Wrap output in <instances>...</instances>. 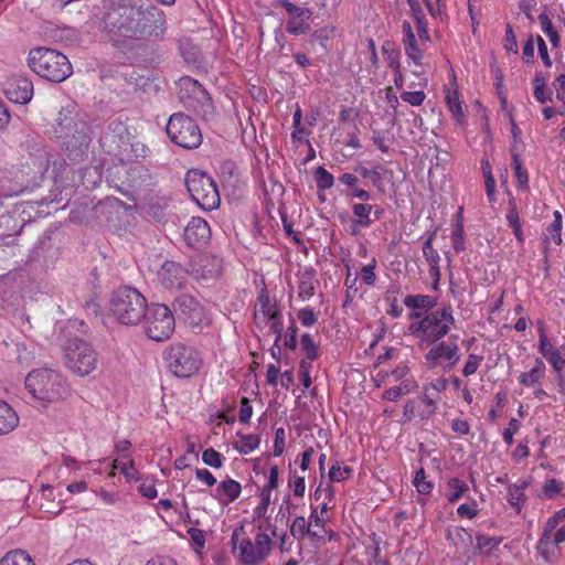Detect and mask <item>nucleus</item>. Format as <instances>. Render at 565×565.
Segmentation results:
<instances>
[{"instance_id":"nucleus-2","label":"nucleus","mask_w":565,"mask_h":565,"mask_svg":"<svg viewBox=\"0 0 565 565\" xmlns=\"http://www.w3.org/2000/svg\"><path fill=\"white\" fill-rule=\"evenodd\" d=\"M147 308L145 296L134 287L120 286L110 295L109 310L121 324H138L146 317Z\"/></svg>"},{"instance_id":"nucleus-60","label":"nucleus","mask_w":565,"mask_h":565,"mask_svg":"<svg viewBox=\"0 0 565 565\" xmlns=\"http://www.w3.org/2000/svg\"><path fill=\"white\" fill-rule=\"evenodd\" d=\"M375 266H376V260L373 258L370 264L363 266L361 269L362 280L369 286H372L375 284V280H376V276L374 273Z\"/></svg>"},{"instance_id":"nucleus-9","label":"nucleus","mask_w":565,"mask_h":565,"mask_svg":"<svg viewBox=\"0 0 565 565\" xmlns=\"http://www.w3.org/2000/svg\"><path fill=\"white\" fill-rule=\"evenodd\" d=\"M167 134L173 143L184 149H196L202 143V132L196 121L182 113L170 116Z\"/></svg>"},{"instance_id":"nucleus-27","label":"nucleus","mask_w":565,"mask_h":565,"mask_svg":"<svg viewBox=\"0 0 565 565\" xmlns=\"http://www.w3.org/2000/svg\"><path fill=\"white\" fill-rule=\"evenodd\" d=\"M436 236V231L431 232L427 239L425 241L423 245V254L426 260L428 262L430 266V271L435 273L436 276H439V254L438 252L433 247V241Z\"/></svg>"},{"instance_id":"nucleus-34","label":"nucleus","mask_w":565,"mask_h":565,"mask_svg":"<svg viewBox=\"0 0 565 565\" xmlns=\"http://www.w3.org/2000/svg\"><path fill=\"white\" fill-rule=\"evenodd\" d=\"M237 436L239 441L234 445V448L242 455H248L259 446L258 435L237 433Z\"/></svg>"},{"instance_id":"nucleus-13","label":"nucleus","mask_w":565,"mask_h":565,"mask_svg":"<svg viewBox=\"0 0 565 565\" xmlns=\"http://www.w3.org/2000/svg\"><path fill=\"white\" fill-rule=\"evenodd\" d=\"M271 539L266 533H257L255 542L243 537L238 545L237 561L241 565H260L271 552Z\"/></svg>"},{"instance_id":"nucleus-50","label":"nucleus","mask_w":565,"mask_h":565,"mask_svg":"<svg viewBox=\"0 0 565 565\" xmlns=\"http://www.w3.org/2000/svg\"><path fill=\"white\" fill-rule=\"evenodd\" d=\"M355 172L360 173L362 178L371 180L373 185L382 190V174L377 170H370L363 166H359L355 169Z\"/></svg>"},{"instance_id":"nucleus-30","label":"nucleus","mask_w":565,"mask_h":565,"mask_svg":"<svg viewBox=\"0 0 565 565\" xmlns=\"http://www.w3.org/2000/svg\"><path fill=\"white\" fill-rule=\"evenodd\" d=\"M507 221L509 226L512 228L514 236L520 243L524 242V236L522 232V225L519 217V212L516 209V203L514 199L509 200V211L507 213Z\"/></svg>"},{"instance_id":"nucleus-40","label":"nucleus","mask_w":565,"mask_h":565,"mask_svg":"<svg viewBox=\"0 0 565 565\" xmlns=\"http://www.w3.org/2000/svg\"><path fill=\"white\" fill-rule=\"evenodd\" d=\"M382 51L385 56L387 66L391 70H397L398 67H401V63H399L401 53L398 50L395 49L393 42L386 41L382 46Z\"/></svg>"},{"instance_id":"nucleus-18","label":"nucleus","mask_w":565,"mask_h":565,"mask_svg":"<svg viewBox=\"0 0 565 565\" xmlns=\"http://www.w3.org/2000/svg\"><path fill=\"white\" fill-rule=\"evenodd\" d=\"M211 238V230L202 217H192L184 230V239L189 246L200 248Z\"/></svg>"},{"instance_id":"nucleus-21","label":"nucleus","mask_w":565,"mask_h":565,"mask_svg":"<svg viewBox=\"0 0 565 565\" xmlns=\"http://www.w3.org/2000/svg\"><path fill=\"white\" fill-rule=\"evenodd\" d=\"M298 12L301 14H291L286 24V31L292 35L307 34L311 26L309 20L312 17V11L309 8H299Z\"/></svg>"},{"instance_id":"nucleus-5","label":"nucleus","mask_w":565,"mask_h":565,"mask_svg":"<svg viewBox=\"0 0 565 565\" xmlns=\"http://www.w3.org/2000/svg\"><path fill=\"white\" fill-rule=\"evenodd\" d=\"M185 186L192 200L204 211H212L221 203L216 183L206 172L191 169L185 173Z\"/></svg>"},{"instance_id":"nucleus-1","label":"nucleus","mask_w":565,"mask_h":565,"mask_svg":"<svg viewBox=\"0 0 565 565\" xmlns=\"http://www.w3.org/2000/svg\"><path fill=\"white\" fill-rule=\"evenodd\" d=\"M99 29L118 47L137 41L161 39L166 32V15L154 6L143 7L136 0H103Z\"/></svg>"},{"instance_id":"nucleus-16","label":"nucleus","mask_w":565,"mask_h":565,"mask_svg":"<svg viewBox=\"0 0 565 565\" xmlns=\"http://www.w3.org/2000/svg\"><path fill=\"white\" fill-rule=\"evenodd\" d=\"M188 271L196 280L214 279L222 273V260L211 255H198L189 263Z\"/></svg>"},{"instance_id":"nucleus-48","label":"nucleus","mask_w":565,"mask_h":565,"mask_svg":"<svg viewBox=\"0 0 565 565\" xmlns=\"http://www.w3.org/2000/svg\"><path fill=\"white\" fill-rule=\"evenodd\" d=\"M564 484L554 478L547 479L542 488V493L546 499H553L563 490Z\"/></svg>"},{"instance_id":"nucleus-8","label":"nucleus","mask_w":565,"mask_h":565,"mask_svg":"<svg viewBox=\"0 0 565 565\" xmlns=\"http://www.w3.org/2000/svg\"><path fill=\"white\" fill-rule=\"evenodd\" d=\"M455 318L450 305L431 311L419 321L409 324V331L419 339L438 341L448 334Z\"/></svg>"},{"instance_id":"nucleus-35","label":"nucleus","mask_w":565,"mask_h":565,"mask_svg":"<svg viewBox=\"0 0 565 565\" xmlns=\"http://www.w3.org/2000/svg\"><path fill=\"white\" fill-rule=\"evenodd\" d=\"M404 305L412 309L430 310L436 306V299L428 295H409L404 298Z\"/></svg>"},{"instance_id":"nucleus-10","label":"nucleus","mask_w":565,"mask_h":565,"mask_svg":"<svg viewBox=\"0 0 565 565\" xmlns=\"http://www.w3.org/2000/svg\"><path fill=\"white\" fill-rule=\"evenodd\" d=\"M178 96L185 108L193 110L204 118H209L214 114L212 98L196 79L189 76L182 77L179 84Z\"/></svg>"},{"instance_id":"nucleus-51","label":"nucleus","mask_w":565,"mask_h":565,"mask_svg":"<svg viewBox=\"0 0 565 565\" xmlns=\"http://www.w3.org/2000/svg\"><path fill=\"white\" fill-rule=\"evenodd\" d=\"M327 521L328 518L319 515L318 508H312L311 514L309 516V524H311L312 530L320 532L322 534V537L327 533V530L324 527Z\"/></svg>"},{"instance_id":"nucleus-47","label":"nucleus","mask_w":565,"mask_h":565,"mask_svg":"<svg viewBox=\"0 0 565 565\" xmlns=\"http://www.w3.org/2000/svg\"><path fill=\"white\" fill-rule=\"evenodd\" d=\"M512 164L514 169L515 177L518 179V183L522 188H526L529 183V178L526 171L522 168L521 158L518 152L512 149Z\"/></svg>"},{"instance_id":"nucleus-46","label":"nucleus","mask_w":565,"mask_h":565,"mask_svg":"<svg viewBox=\"0 0 565 565\" xmlns=\"http://www.w3.org/2000/svg\"><path fill=\"white\" fill-rule=\"evenodd\" d=\"M477 546L479 550L490 553L492 550L497 548L502 542V537L500 536H488L484 534H478L476 536Z\"/></svg>"},{"instance_id":"nucleus-26","label":"nucleus","mask_w":565,"mask_h":565,"mask_svg":"<svg viewBox=\"0 0 565 565\" xmlns=\"http://www.w3.org/2000/svg\"><path fill=\"white\" fill-rule=\"evenodd\" d=\"M290 533L297 540H302L308 535L312 541H322V534L311 529V524L307 523L303 516L295 518L290 525Z\"/></svg>"},{"instance_id":"nucleus-45","label":"nucleus","mask_w":565,"mask_h":565,"mask_svg":"<svg viewBox=\"0 0 565 565\" xmlns=\"http://www.w3.org/2000/svg\"><path fill=\"white\" fill-rule=\"evenodd\" d=\"M462 209L458 213V222L452 231L451 241L454 249L459 253L463 250V224H462Z\"/></svg>"},{"instance_id":"nucleus-59","label":"nucleus","mask_w":565,"mask_h":565,"mask_svg":"<svg viewBox=\"0 0 565 565\" xmlns=\"http://www.w3.org/2000/svg\"><path fill=\"white\" fill-rule=\"evenodd\" d=\"M297 317H298L299 321L301 322V324L305 327H311L318 320L316 312L311 308H308V307L300 309L297 313Z\"/></svg>"},{"instance_id":"nucleus-42","label":"nucleus","mask_w":565,"mask_h":565,"mask_svg":"<svg viewBox=\"0 0 565 565\" xmlns=\"http://www.w3.org/2000/svg\"><path fill=\"white\" fill-rule=\"evenodd\" d=\"M446 103L452 116L460 122L463 118V110L458 97V92H450L448 89L446 95Z\"/></svg>"},{"instance_id":"nucleus-36","label":"nucleus","mask_w":565,"mask_h":565,"mask_svg":"<svg viewBox=\"0 0 565 565\" xmlns=\"http://www.w3.org/2000/svg\"><path fill=\"white\" fill-rule=\"evenodd\" d=\"M0 565H35L31 556L22 550L8 552L1 559Z\"/></svg>"},{"instance_id":"nucleus-64","label":"nucleus","mask_w":565,"mask_h":565,"mask_svg":"<svg viewBox=\"0 0 565 565\" xmlns=\"http://www.w3.org/2000/svg\"><path fill=\"white\" fill-rule=\"evenodd\" d=\"M252 414H253V407L250 405L249 399L247 397H243L241 399V406H239V415H238L239 422L242 424L249 423Z\"/></svg>"},{"instance_id":"nucleus-29","label":"nucleus","mask_w":565,"mask_h":565,"mask_svg":"<svg viewBox=\"0 0 565 565\" xmlns=\"http://www.w3.org/2000/svg\"><path fill=\"white\" fill-rule=\"evenodd\" d=\"M402 43L407 57L412 60L415 65L420 66L423 60V50L425 45H422L416 36L411 39H402Z\"/></svg>"},{"instance_id":"nucleus-4","label":"nucleus","mask_w":565,"mask_h":565,"mask_svg":"<svg viewBox=\"0 0 565 565\" xmlns=\"http://www.w3.org/2000/svg\"><path fill=\"white\" fill-rule=\"evenodd\" d=\"M25 387L34 398L45 403L58 402L68 394L65 379L51 369L31 371L25 377Z\"/></svg>"},{"instance_id":"nucleus-32","label":"nucleus","mask_w":565,"mask_h":565,"mask_svg":"<svg viewBox=\"0 0 565 565\" xmlns=\"http://www.w3.org/2000/svg\"><path fill=\"white\" fill-rule=\"evenodd\" d=\"M530 486V482L523 480L520 484H511L508 488V502L515 508L518 511L521 510V505L525 502L524 490Z\"/></svg>"},{"instance_id":"nucleus-11","label":"nucleus","mask_w":565,"mask_h":565,"mask_svg":"<svg viewBox=\"0 0 565 565\" xmlns=\"http://www.w3.org/2000/svg\"><path fill=\"white\" fill-rule=\"evenodd\" d=\"M145 330L158 342L168 340L174 332L175 319L172 310L162 303H152L146 310Z\"/></svg>"},{"instance_id":"nucleus-22","label":"nucleus","mask_w":565,"mask_h":565,"mask_svg":"<svg viewBox=\"0 0 565 565\" xmlns=\"http://www.w3.org/2000/svg\"><path fill=\"white\" fill-rule=\"evenodd\" d=\"M241 492V483L234 479L227 478L217 486L214 498H216L221 504L226 505L238 499Z\"/></svg>"},{"instance_id":"nucleus-7","label":"nucleus","mask_w":565,"mask_h":565,"mask_svg":"<svg viewBox=\"0 0 565 565\" xmlns=\"http://www.w3.org/2000/svg\"><path fill=\"white\" fill-rule=\"evenodd\" d=\"M65 365L79 376L89 375L96 370L99 359L93 345L79 338L68 339L64 347Z\"/></svg>"},{"instance_id":"nucleus-25","label":"nucleus","mask_w":565,"mask_h":565,"mask_svg":"<svg viewBox=\"0 0 565 565\" xmlns=\"http://www.w3.org/2000/svg\"><path fill=\"white\" fill-rule=\"evenodd\" d=\"M446 539L462 552H467L473 543L471 534L460 526H449L447 529Z\"/></svg>"},{"instance_id":"nucleus-58","label":"nucleus","mask_w":565,"mask_h":565,"mask_svg":"<svg viewBox=\"0 0 565 565\" xmlns=\"http://www.w3.org/2000/svg\"><path fill=\"white\" fill-rule=\"evenodd\" d=\"M503 47L508 52H512L514 54H518L516 38H515L514 31H513V29H512V26L510 24H507L505 36H504V41H503Z\"/></svg>"},{"instance_id":"nucleus-37","label":"nucleus","mask_w":565,"mask_h":565,"mask_svg":"<svg viewBox=\"0 0 565 565\" xmlns=\"http://www.w3.org/2000/svg\"><path fill=\"white\" fill-rule=\"evenodd\" d=\"M539 22L542 31L548 36L552 46L558 49L561 46V36L545 11L539 15Z\"/></svg>"},{"instance_id":"nucleus-52","label":"nucleus","mask_w":565,"mask_h":565,"mask_svg":"<svg viewBox=\"0 0 565 565\" xmlns=\"http://www.w3.org/2000/svg\"><path fill=\"white\" fill-rule=\"evenodd\" d=\"M562 349H565L563 345L561 349H554L547 356L546 360L552 364L555 371L559 372L565 366V353H562Z\"/></svg>"},{"instance_id":"nucleus-41","label":"nucleus","mask_w":565,"mask_h":565,"mask_svg":"<svg viewBox=\"0 0 565 565\" xmlns=\"http://www.w3.org/2000/svg\"><path fill=\"white\" fill-rule=\"evenodd\" d=\"M301 350L309 361L318 359V344L315 342L313 337L310 333H303L300 339Z\"/></svg>"},{"instance_id":"nucleus-53","label":"nucleus","mask_w":565,"mask_h":565,"mask_svg":"<svg viewBox=\"0 0 565 565\" xmlns=\"http://www.w3.org/2000/svg\"><path fill=\"white\" fill-rule=\"evenodd\" d=\"M482 361H483L482 355H477L473 353L469 354L468 360L462 370L463 376H470V375L475 374Z\"/></svg>"},{"instance_id":"nucleus-43","label":"nucleus","mask_w":565,"mask_h":565,"mask_svg":"<svg viewBox=\"0 0 565 565\" xmlns=\"http://www.w3.org/2000/svg\"><path fill=\"white\" fill-rule=\"evenodd\" d=\"M315 180L317 188L321 191L328 190L333 186V175L323 167H318L315 171Z\"/></svg>"},{"instance_id":"nucleus-54","label":"nucleus","mask_w":565,"mask_h":565,"mask_svg":"<svg viewBox=\"0 0 565 565\" xmlns=\"http://www.w3.org/2000/svg\"><path fill=\"white\" fill-rule=\"evenodd\" d=\"M401 98L403 102H406L408 104H411L412 106H420L425 98H426V95L423 90H415V92H403L401 94Z\"/></svg>"},{"instance_id":"nucleus-3","label":"nucleus","mask_w":565,"mask_h":565,"mask_svg":"<svg viewBox=\"0 0 565 565\" xmlns=\"http://www.w3.org/2000/svg\"><path fill=\"white\" fill-rule=\"evenodd\" d=\"M30 68L44 79L62 83L73 73V67L66 55L49 47H34L28 56Z\"/></svg>"},{"instance_id":"nucleus-15","label":"nucleus","mask_w":565,"mask_h":565,"mask_svg":"<svg viewBox=\"0 0 565 565\" xmlns=\"http://www.w3.org/2000/svg\"><path fill=\"white\" fill-rule=\"evenodd\" d=\"M459 337L450 335L447 341H440L434 345L425 355L430 367L436 366L440 361H448L447 367H452L460 360L459 347L457 344Z\"/></svg>"},{"instance_id":"nucleus-44","label":"nucleus","mask_w":565,"mask_h":565,"mask_svg":"<svg viewBox=\"0 0 565 565\" xmlns=\"http://www.w3.org/2000/svg\"><path fill=\"white\" fill-rule=\"evenodd\" d=\"M413 483L417 492L423 495L429 494L434 487L433 482L427 480L426 471L424 468H420L416 471Z\"/></svg>"},{"instance_id":"nucleus-39","label":"nucleus","mask_w":565,"mask_h":565,"mask_svg":"<svg viewBox=\"0 0 565 565\" xmlns=\"http://www.w3.org/2000/svg\"><path fill=\"white\" fill-rule=\"evenodd\" d=\"M313 274L311 270H306L300 278L298 285V295L301 298H310L315 294Z\"/></svg>"},{"instance_id":"nucleus-28","label":"nucleus","mask_w":565,"mask_h":565,"mask_svg":"<svg viewBox=\"0 0 565 565\" xmlns=\"http://www.w3.org/2000/svg\"><path fill=\"white\" fill-rule=\"evenodd\" d=\"M373 210V205L369 203H354L352 205V212L355 221V226H361L362 228H369L373 221L371 218V213Z\"/></svg>"},{"instance_id":"nucleus-31","label":"nucleus","mask_w":565,"mask_h":565,"mask_svg":"<svg viewBox=\"0 0 565 565\" xmlns=\"http://www.w3.org/2000/svg\"><path fill=\"white\" fill-rule=\"evenodd\" d=\"M545 374V364L542 360H536L535 365L530 372L521 373L519 382L523 386H533L539 383Z\"/></svg>"},{"instance_id":"nucleus-61","label":"nucleus","mask_w":565,"mask_h":565,"mask_svg":"<svg viewBox=\"0 0 565 565\" xmlns=\"http://www.w3.org/2000/svg\"><path fill=\"white\" fill-rule=\"evenodd\" d=\"M520 422L516 418H511L508 427L503 430L502 437L507 445L513 444V436L516 434L520 429Z\"/></svg>"},{"instance_id":"nucleus-17","label":"nucleus","mask_w":565,"mask_h":565,"mask_svg":"<svg viewBox=\"0 0 565 565\" xmlns=\"http://www.w3.org/2000/svg\"><path fill=\"white\" fill-rule=\"evenodd\" d=\"M188 268L173 260H167L158 271V279L164 288H181L186 281Z\"/></svg>"},{"instance_id":"nucleus-14","label":"nucleus","mask_w":565,"mask_h":565,"mask_svg":"<svg viewBox=\"0 0 565 565\" xmlns=\"http://www.w3.org/2000/svg\"><path fill=\"white\" fill-rule=\"evenodd\" d=\"M61 139H63L67 157L74 161H82L92 141L90 127L88 124H79L77 130L64 135Z\"/></svg>"},{"instance_id":"nucleus-33","label":"nucleus","mask_w":565,"mask_h":565,"mask_svg":"<svg viewBox=\"0 0 565 565\" xmlns=\"http://www.w3.org/2000/svg\"><path fill=\"white\" fill-rule=\"evenodd\" d=\"M257 302L259 306V311L266 318H273L275 315L280 312V309L276 302V300H271L268 291L264 288L259 291L257 297Z\"/></svg>"},{"instance_id":"nucleus-55","label":"nucleus","mask_w":565,"mask_h":565,"mask_svg":"<svg viewBox=\"0 0 565 565\" xmlns=\"http://www.w3.org/2000/svg\"><path fill=\"white\" fill-rule=\"evenodd\" d=\"M539 349L541 354L546 359V356L555 349L553 344L547 340L545 328L543 324L539 327Z\"/></svg>"},{"instance_id":"nucleus-19","label":"nucleus","mask_w":565,"mask_h":565,"mask_svg":"<svg viewBox=\"0 0 565 565\" xmlns=\"http://www.w3.org/2000/svg\"><path fill=\"white\" fill-rule=\"evenodd\" d=\"M4 92L9 100L24 105L33 96V84L26 77H14L7 83Z\"/></svg>"},{"instance_id":"nucleus-12","label":"nucleus","mask_w":565,"mask_h":565,"mask_svg":"<svg viewBox=\"0 0 565 565\" xmlns=\"http://www.w3.org/2000/svg\"><path fill=\"white\" fill-rule=\"evenodd\" d=\"M173 316L186 323L194 332L210 324L204 307L191 295L181 294L172 302Z\"/></svg>"},{"instance_id":"nucleus-6","label":"nucleus","mask_w":565,"mask_h":565,"mask_svg":"<svg viewBox=\"0 0 565 565\" xmlns=\"http://www.w3.org/2000/svg\"><path fill=\"white\" fill-rule=\"evenodd\" d=\"M164 360L169 371L181 379L192 376L202 365L200 352L181 342L172 343L166 349Z\"/></svg>"},{"instance_id":"nucleus-63","label":"nucleus","mask_w":565,"mask_h":565,"mask_svg":"<svg viewBox=\"0 0 565 565\" xmlns=\"http://www.w3.org/2000/svg\"><path fill=\"white\" fill-rule=\"evenodd\" d=\"M290 507H291L290 498L286 497L284 499L282 503L280 504L278 513L276 515L277 522H281V523H285L286 525H288V521L290 518Z\"/></svg>"},{"instance_id":"nucleus-62","label":"nucleus","mask_w":565,"mask_h":565,"mask_svg":"<svg viewBox=\"0 0 565 565\" xmlns=\"http://www.w3.org/2000/svg\"><path fill=\"white\" fill-rule=\"evenodd\" d=\"M286 433L282 427L277 428L275 431L274 439V456L278 457L284 452L285 449Z\"/></svg>"},{"instance_id":"nucleus-23","label":"nucleus","mask_w":565,"mask_h":565,"mask_svg":"<svg viewBox=\"0 0 565 565\" xmlns=\"http://www.w3.org/2000/svg\"><path fill=\"white\" fill-rule=\"evenodd\" d=\"M558 545L552 536L541 534L536 544V552L546 563L553 564L559 557Z\"/></svg>"},{"instance_id":"nucleus-49","label":"nucleus","mask_w":565,"mask_h":565,"mask_svg":"<svg viewBox=\"0 0 565 565\" xmlns=\"http://www.w3.org/2000/svg\"><path fill=\"white\" fill-rule=\"evenodd\" d=\"M202 460L206 466L212 468H221L223 465L222 455L214 448H207L202 454Z\"/></svg>"},{"instance_id":"nucleus-20","label":"nucleus","mask_w":565,"mask_h":565,"mask_svg":"<svg viewBox=\"0 0 565 565\" xmlns=\"http://www.w3.org/2000/svg\"><path fill=\"white\" fill-rule=\"evenodd\" d=\"M79 124L87 122L79 117L76 110V105L68 104L67 106L62 107L57 115L55 134L61 138L68 132L77 130Z\"/></svg>"},{"instance_id":"nucleus-38","label":"nucleus","mask_w":565,"mask_h":565,"mask_svg":"<svg viewBox=\"0 0 565 565\" xmlns=\"http://www.w3.org/2000/svg\"><path fill=\"white\" fill-rule=\"evenodd\" d=\"M468 484L458 478H451L447 482V499L449 502H457L465 492L468 491Z\"/></svg>"},{"instance_id":"nucleus-24","label":"nucleus","mask_w":565,"mask_h":565,"mask_svg":"<svg viewBox=\"0 0 565 565\" xmlns=\"http://www.w3.org/2000/svg\"><path fill=\"white\" fill-rule=\"evenodd\" d=\"M18 425L17 412L7 402L0 399V436L10 434Z\"/></svg>"},{"instance_id":"nucleus-56","label":"nucleus","mask_w":565,"mask_h":565,"mask_svg":"<svg viewBox=\"0 0 565 565\" xmlns=\"http://www.w3.org/2000/svg\"><path fill=\"white\" fill-rule=\"evenodd\" d=\"M297 333L298 328L295 323V320H291V324L288 327L286 333H285V347L289 350H296L297 349Z\"/></svg>"},{"instance_id":"nucleus-57","label":"nucleus","mask_w":565,"mask_h":565,"mask_svg":"<svg viewBox=\"0 0 565 565\" xmlns=\"http://www.w3.org/2000/svg\"><path fill=\"white\" fill-rule=\"evenodd\" d=\"M269 504H270V493L262 490L260 502L253 511L254 516L258 518V519L264 518L267 513Z\"/></svg>"}]
</instances>
